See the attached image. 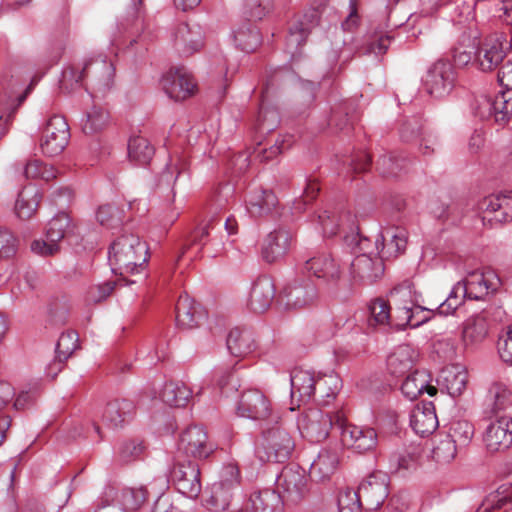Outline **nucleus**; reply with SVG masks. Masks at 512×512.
Segmentation results:
<instances>
[{"label": "nucleus", "mask_w": 512, "mask_h": 512, "mask_svg": "<svg viewBox=\"0 0 512 512\" xmlns=\"http://www.w3.org/2000/svg\"><path fill=\"white\" fill-rule=\"evenodd\" d=\"M339 455L336 449H322L310 466L309 475L316 481H325L336 472Z\"/></svg>", "instance_id": "34"}, {"label": "nucleus", "mask_w": 512, "mask_h": 512, "mask_svg": "<svg viewBox=\"0 0 512 512\" xmlns=\"http://www.w3.org/2000/svg\"><path fill=\"white\" fill-rule=\"evenodd\" d=\"M74 224L66 213H59L53 217L46 229V240H34L31 250L40 256H53L60 251L59 242L74 232Z\"/></svg>", "instance_id": "7"}, {"label": "nucleus", "mask_w": 512, "mask_h": 512, "mask_svg": "<svg viewBox=\"0 0 512 512\" xmlns=\"http://www.w3.org/2000/svg\"><path fill=\"white\" fill-rule=\"evenodd\" d=\"M147 258L146 244L133 233L122 234L110 246L109 263L112 271L122 277L119 281L125 280L127 284L134 281L126 280L125 276L138 271L146 263Z\"/></svg>", "instance_id": "1"}, {"label": "nucleus", "mask_w": 512, "mask_h": 512, "mask_svg": "<svg viewBox=\"0 0 512 512\" xmlns=\"http://www.w3.org/2000/svg\"><path fill=\"white\" fill-rule=\"evenodd\" d=\"M412 429L420 436L433 433L438 427V418L432 403L417 405L411 413Z\"/></svg>", "instance_id": "35"}, {"label": "nucleus", "mask_w": 512, "mask_h": 512, "mask_svg": "<svg viewBox=\"0 0 512 512\" xmlns=\"http://www.w3.org/2000/svg\"><path fill=\"white\" fill-rule=\"evenodd\" d=\"M384 258H381L379 241L375 240V251L364 252L351 263V275L355 281L371 284L384 272Z\"/></svg>", "instance_id": "13"}, {"label": "nucleus", "mask_w": 512, "mask_h": 512, "mask_svg": "<svg viewBox=\"0 0 512 512\" xmlns=\"http://www.w3.org/2000/svg\"><path fill=\"white\" fill-rule=\"evenodd\" d=\"M84 88L92 96H103L114 84L115 68L111 61L97 57L85 62L83 66Z\"/></svg>", "instance_id": "6"}, {"label": "nucleus", "mask_w": 512, "mask_h": 512, "mask_svg": "<svg viewBox=\"0 0 512 512\" xmlns=\"http://www.w3.org/2000/svg\"><path fill=\"white\" fill-rule=\"evenodd\" d=\"M484 441L491 452L508 449L512 445V418L502 416L491 422L486 429Z\"/></svg>", "instance_id": "27"}, {"label": "nucleus", "mask_w": 512, "mask_h": 512, "mask_svg": "<svg viewBox=\"0 0 512 512\" xmlns=\"http://www.w3.org/2000/svg\"><path fill=\"white\" fill-rule=\"evenodd\" d=\"M84 83L83 69L79 70L75 67H69L62 73L60 89L69 93L80 86L84 87Z\"/></svg>", "instance_id": "60"}, {"label": "nucleus", "mask_w": 512, "mask_h": 512, "mask_svg": "<svg viewBox=\"0 0 512 512\" xmlns=\"http://www.w3.org/2000/svg\"><path fill=\"white\" fill-rule=\"evenodd\" d=\"M24 175L28 179H41L50 181L56 178V169L49 166L39 159H32L27 162Z\"/></svg>", "instance_id": "55"}, {"label": "nucleus", "mask_w": 512, "mask_h": 512, "mask_svg": "<svg viewBox=\"0 0 512 512\" xmlns=\"http://www.w3.org/2000/svg\"><path fill=\"white\" fill-rule=\"evenodd\" d=\"M246 203L251 216L261 217L270 214L276 207L278 200L270 190L255 189L249 193Z\"/></svg>", "instance_id": "38"}, {"label": "nucleus", "mask_w": 512, "mask_h": 512, "mask_svg": "<svg viewBox=\"0 0 512 512\" xmlns=\"http://www.w3.org/2000/svg\"><path fill=\"white\" fill-rule=\"evenodd\" d=\"M292 143L291 136H284L281 140L276 139L275 144L268 149L264 148L257 151V157L261 161H268L282 153L285 149L289 148Z\"/></svg>", "instance_id": "62"}, {"label": "nucleus", "mask_w": 512, "mask_h": 512, "mask_svg": "<svg viewBox=\"0 0 512 512\" xmlns=\"http://www.w3.org/2000/svg\"><path fill=\"white\" fill-rule=\"evenodd\" d=\"M343 416L332 414L318 408H310L298 419V429L303 437L311 442H320L327 438L331 428L342 427Z\"/></svg>", "instance_id": "4"}, {"label": "nucleus", "mask_w": 512, "mask_h": 512, "mask_svg": "<svg viewBox=\"0 0 512 512\" xmlns=\"http://www.w3.org/2000/svg\"><path fill=\"white\" fill-rule=\"evenodd\" d=\"M276 487L282 503L296 504L308 493V479L303 470L285 467L277 478Z\"/></svg>", "instance_id": "9"}, {"label": "nucleus", "mask_w": 512, "mask_h": 512, "mask_svg": "<svg viewBox=\"0 0 512 512\" xmlns=\"http://www.w3.org/2000/svg\"><path fill=\"white\" fill-rule=\"evenodd\" d=\"M235 46L244 52H254L261 44L259 30L250 22L238 26L233 32Z\"/></svg>", "instance_id": "41"}, {"label": "nucleus", "mask_w": 512, "mask_h": 512, "mask_svg": "<svg viewBox=\"0 0 512 512\" xmlns=\"http://www.w3.org/2000/svg\"><path fill=\"white\" fill-rule=\"evenodd\" d=\"M165 93L175 101H184L197 91L193 76L185 67L171 68L162 78Z\"/></svg>", "instance_id": "14"}, {"label": "nucleus", "mask_w": 512, "mask_h": 512, "mask_svg": "<svg viewBox=\"0 0 512 512\" xmlns=\"http://www.w3.org/2000/svg\"><path fill=\"white\" fill-rule=\"evenodd\" d=\"M317 296L315 285L304 280L285 287L278 297V303L287 309L303 308L312 304Z\"/></svg>", "instance_id": "25"}, {"label": "nucleus", "mask_w": 512, "mask_h": 512, "mask_svg": "<svg viewBox=\"0 0 512 512\" xmlns=\"http://www.w3.org/2000/svg\"><path fill=\"white\" fill-rule=\"evenodd\" d=\"M418 352L410 345L398 346L387 358V370L396 377H402L414 368Z\"/></svg>", "instance_id": "32"}, {"label": "nucleus", "mask_w": 512, "mask_h": 512, "mask_svg": "<svg viewBox=\"0 0 512 512\" xmlns=\"http://www.w3.org/2000/svg\"><path fill=\"white\" fill-rule=\"evenodd\" d=\"M275 298V285L267 276L258 277L252 285L247 308L253 313L267 311Z\"/></svg>", "instance_id": "29"}, {"label": "nucleus", "mask_w": 512, "mask_h": 512, "mask_svg": "<svg viewBox=\"0 0 512 512\" xmlns=\"http://www.w3.org/2000/svg\"><path fill=\"white\" fill-rule=\"evenodd\" d=\"M204 44L201 27L197 24L181 23L173 33V47L180 56H191Z\"/></svg>", "instance_id": "23"}, {"label": "nucleus", "mask_w": 512, "mask_h": 512, "mask_svg": "<svg viewBox=\"0 0 512 512\" xmlns=\"http://www.w3.org/2000/svg\"><path fill=\"white\" fill-rule=\"evenodd\" d=\"M474 434L473 425L466 420L453 421L449 432L445 434L453 439L457 446L467 445Z\"/></svg>", "instance_id": "56"}, {"label": "nucleus", "mask_w": 512, "mask_h": 512, "mask_svg": "<svg viewBox=\"0 0 512 512\" xmlns=\"http://www.w3.org/2000/svg\"><path fill=\"white\" fill-rule=\"evenodd\" d=\"M279 123V116L276 110L269 109L264 102L261 103L257 116V127L261 132L273 130Z\"/></svg>", "instance_id": "61"}, {"label": "nucleus", "mask_w": 512, "mask_h": 512, "mask_svg": "<svg viewBox=\"0 0 512 512\" xmlns=\"http://www.w3.org/2000/svg\"><path fill=\"white\" fill-rule=\"evenodd\" d=\"M237 411L240 416L253 420H267L269 417L271 421L276 419L270 400L258 389H249L242 393Z\"/></svg>", "instance_id": "20"}, {"label": "nucleus", "mask_w": 512, "mask_h": 512, "mask_svg": "<svg viewBox=\"0 0 512 512\" xmlns=\"http://www.w3.org/2000/svg\"><path fill=\"white\" fill-rule=\"evenodd\" d=\"M116 283L112 281L101 285L92 286L87 292V301L89 303H99L105 300L114 290Z\"/></svg>", "instance_id": "63"}, {"label": "nucleus", "mask_w": 512, "mask_h": 512, "mask_svg": "<svg viewBox=\"0 0 512 512\" xmlns=\"http://www.w3.org/2000/svg\"><path fill=\"white\" fill-rule=\"evenodd\" d=\"M70 137L69 126L61 116L51 117L40 139V149L46 156L52 157L63 152Z\"/></svg>", "instance_id": "11"}, {"label": "nucleus", "mask_w": 512, "mask_h": 512, "mask_svg": "<svg viewBox=\"0 0 512 512\" xmlns=\"http://www.w3.org/2000/svg\"><path fill=\"white\" fill-rule=\"evenodd\" d=\"M294 447V440L287 429L276 425L263 431L262 440L256 448V456L262 462L281 463L289 459Z\"/></svg>", "instance_id": "2"}, {"label": "nucleus", "mask_w": 512, "mask_h": 512, "mask_svg": "<svg viewBox=\"0 0 512 512\" xmlns=\"http://www.w3.org/2000/svg\"><path fill=\"white\" fill-rule=\"evenodd\" d=\"M457 447L451 437L438 434L433 438L431 457L437 463L448 464L455 459Z\"/></svg>", "instance_id": "46"}, {"label": "nucleus", "mask_w": 512, "mask_h": 512, "mask_svg": "<svg viewBox=\"0 0 512 512\" xmlns=\"http://www.w3.org/2000/svg\"><path fill=\"white\" fill-rule=\"evenodd\" d=\"M176 323L183 329H190L198 324L197 310L192 298L181 294L175 306Z\"/></svg>", "instance_id": "44"}, {"label": "nucleus", "mask_w": 512, "mask_h": 512, "mask_svg": "<svg viewBox=\"0 0 512 512\" xmlns=\"http://www.w3.org/2000/svg\"><path fill=\"white\" fill-rule=\"evenodd\" d=\"M314 374L305 370H295L291 376V397L299 403H306L315 395Z\"/></svg>", "instance_id": "37"}, {"label": "nucleus", "mask_w": 512, "mask_h": 512, "mask_svg": "<svg viewBox=\"0 0 512 512\" xmlns=\"http://www.w3.org/2000/svg\"><path fill=\"white\" fill-rule=\"evenodd\" d=\"M370 318L369 325L377 326V325H390L392 320L391 307L389 302L382 299L377 298L373 300L369 306Z\"/></svg>", "instance_id": "53"}, {"label": "nucleus", "mask_w": 512, "mask_h": 512, "mask_svg": "<svg viewBox=\"0 0 512 512\" xmlns=\"http://www.w3.org/2000/svg\"><path fill=\"white\" fill-rule=\"evenodd\" d=\"M364 506L358 491L346 488L339 493V512H361Z\"/></svg>", "instance_id": "57"}, {"label": "nucleus", "mask_w": 512, "mask_h": 512, "mask_svg": "<svg viewBox=\"0 0 512 512\" xmlns=\"http://www.w3.org/2000/svg\"><path fill=\"white\" fill-rule=\"evenodd\" d=\"M487 336V323L484 317L475 316L467 319L462 330V344L469 350L478 346Z\"/></svg>", "instance_id": "39"}, {"label": "nucleus", "mask_w": 512, "mask_h": 512, "mask_svg": "<svg viewBox=\"0 0 512 512\" xmlns=\"http://www.w3.org/2000/svg\"><path fill=\"white\" fill-rule=\"evenodd\" d=\"M133 410L134 405L131 401L127 399L114 400L107 404L103 420L112 427H118L132 414Z\"/></svg>", "instance_id": "47"}, {"label": "nucleus", "mask_w": 512, "mask_h": 512, "mask_svg": "<svg viewBox=\"0 0 512 512\" xmlns=\"http://www.w3.org/2000/svg\"><path fill=\"white\" fill-rule=\"evenodd\" d=\"M315 384V394L318 395L319 401L328 404L339 392L341 379L337 374L331 373L319 376Z\"/></svg>", "instance_id": "48"}, {"label": "nucleus", "mask_w": 512, "mask_h": 512, "mask_svg": "<svg viewBox=\"0 0 512 512\" xmlns=\"http://www.w3.org/2000/svg\"><path fill=\"white\" fill-rule=\"evenodd\" d=\"M500 278L495 271L486 269L470 273L465 281L456 284V292L468 294L469 299H482L500 286Z\"/></svg>", "instance_id": "12"}, {"label": "nucleus", "mask_w": 512, "mask_h": 512, "mask_svg": "<svg viewBox=\"0 0 512 512\" xmlns=\"http://www.w3.org/2000/svg\"><path fill=\"white\" fill-rule=\"evenodd\" d=\"M281 509L280 496L269 489L253 493L247 505L249 512H280Z\"/></svg>", "instance_id": "40"}, {"label": "nucleus", "mask_w": 512, "mask_h": 512, "mask_svg": "<svg viewBox=\"0 0 512 512\" xmlns=\"http://www.w3.org/2000/svg\"><path fill=\"white\" fill-rule=\"evenodd\" d=\"M305 269L322 279L329 290H334L341 277L340 266L329 253H322L308 259Z\"/></svg>", "instance_id": "24"}, {"label": "nucleus", "mask_w": 512, "mask_h": 512, "mask_svg": "<svg viewBox=\"0 0 512 512\" xmlns=\"http://www.w3.org/2000/svg\"><path fill=\"white\" fill-rule=\"evenodd\" d=\"M489 393L495 411L503 410L512 404V389L505 382H494L489 389Z\"/></svg>", "instance_id": "54"}, {"label": "nucleus", "mask_w": 512, "mask_h": 512, "mask_svg": "<svg viewBox=\"0 0 512 512\" xmlns=\"http://www.w3.org/2000/svg\"><path fill=\"white\" fill-rule=\"evenodd\" d=\"M22 83L14 76L4 75L0 80V122L8 124L26 94L21 93Z\"/></svg>", "instance_id": "17"}, {"label": "nucleus", "mask_w": 512, "mask_h": 512, "mask_svg": "<svg viewBox=\"0 0 512 512\" xmlns=\"http://www.w3.org/2000/svg\"><path fill=\"white\" fill-rule=\"evenodd\" d=\"M41 195L35 190H24L19 193L15 204L17 216L23 220L30 219L37 211Z\"/></svg>", "instance_id": "49"}, {"label": "nucleus", "mask_w": 512, "mask_h": 512, "mask_svg": "<svg viewBox=\"0 0 512 512\" xmlns=\"http://www.w3.org/2000/svg\"><path fill=\"white\" fill-rule=\"evenodd\" d=\"M467 382V370L459 364L444 367L437 379L441 391H446L452 397L460 396L466 389Z\"/></svg>", "instance_id": "30"}, {"label": "nucleus", "mask_w": 512, "mask_h": 512, "mask_svg": "<svg viewBox=\"0 0 512 512\" xmlns=\"http://www.w3.org/2000/svg\"><path fill=\"white\" fill-rule=\"evenodd\" d=\"M227 347L233 356L245 357L255 349V341L248 330L234 328L228 335Z\"/></svg>", "instance_id": "43"}, {"label": "nucleus", "mask_w": 512, "mask_h": 512, "mask_svg": "<svg viewBox=\"0 0 512 512\" xmlns=\"http://www.w3.org/2000/svg\"><path fill=\"white\" fill-rule=\"evenodd\" d=\"M78 335L76 332L63 333L56 346V360L49 367V374L55 377L62 369L63 362L67 360L77 348Z\"/></svg>", "instance_id": "42"}, {"label": "nucleus", "mask_w": 512, "mask_h": 512, "mask_svg": "<svg viewBox=\"0 0 512 512\" xmlns=\"http://www.w3.org/2000/svg\"><path fill=\"white\" fill-rule=\"evenodd\" d=\"M213 452L206 431L201 426H190L182 434L178 443L177 457L207 458Z\"/></svg>", "instance_id": "15"}, {"label": "nucleus", "mask_w": 512, "mask_h": 512, "mask_svg": "<svg viewBox=\"0 0 512 512\" xmlns=\"http://www.w3.org/2000/svg\"><path fill=\"white\" fill-rule=\"evenodd\" d=\"M357 491L367 510L378 509L388 496L387 475L382 472L372 473L359 485Z\"/></svg>", "instance_id": "21"}, {"label": "nucleus", "mask_w": 512, "mask_h": 512, "mask_svg": "<svg viewBox=\"0 0 512 512\" xmlns=\"http://www.w3.org/2000/svg\"><path fill=\"white\" fill-rule=\"evenodd\" d=\"M455 84V70L448 61H437L428 71L425 79L427 92L435 98L447 96Z\"/></svg>", "instance_id": "18"}, {"label": "nucleus", "mask_w": 512, "mask_h": 512, "mask_svg": "<svg viewBox=\"0 0 512 512\" xmlns=\"http://www.w3.org/2000/svg\"><path fill=\"white\" fill-rule=\"evenodd\" d=\"M492 100L495 122L506 123L512 116V89L499 92Z\"/></svg>", "instance_id": "52"}, {"label": "nucleus", "mask_w": 512, "mask_h": 512, "mask_svg": "<svg viewBox=\"0 0 512 512\" xmlns=\"http://www.w3.org/2000/svg\"><path fill=\"white\" fill-rule=\"evenodd\" d=\"M108 112L101 106L94 105L85 116L82 123V130L87 135L100 132L108 124Z\"/></svg>", "instance_id": "51"}, {"label": "nucleus", "mask_w": 512, "mask_h": 512, "mask_svg": "<svg viewBox=\"0 0 512 512\" xmlns=\"http://www.w3.org/2000/svg\"><path fill=\"white\" fill-rule=\"evenodd\" d=\"M381 258L387 259L403 253L408 241V232L402 227H391L378 235Z\"/></svg>", "instance_id": "31"}, {"label": "nucleus", "mask_w": 512, "mask_h": 512, "mask_svg": "<svg viewBox=\"0 0 512 512\" xmlns=\"http://www.w3.org/2000/svg\"><path fill=\"white\" fill-rule=\"evenodd\" d=\"M477 209L483 222L505 223L512 220V195L492 194L478 202Z\"/></svg>", "instance_id": "19"}, {"label": "nucleus", "mask_w": 512, "mask_h": 512, "mask_svg": "<svg viewBox=\"0 0 512 512\" xmlns=\"http://www.w3.org/2000/svg\"><path fill=\"white\" fill-rule=\"evenodd\" d=\"M341 441L344 446L359 453L372 450L377 444V433L370 427H359L356 425H344L342 421Z\"/></svg>", "instance_id": "26"}, {"label": "nucleus", "mask_w": 512, "mask_h": 512, "mask_svg": "<svg viewBox=\"0 0 512 512\" xmlns=\"http://www.w3.org/2000/svg\"><path fill=\"white\" fill-rule=\"evenodd\" d=\"M390 297L395 305L391 326L403 329L408 325L416 327L420 324V321H414L412 291L409 286L395 287L391 291Z\"/></svg>", "instance_id": "22"}, {"label": "nucleus", "mask_w": 512, "mask_h": 512, "mask_svg": "<svg viewBox=\"0 0 512 512\" xmlns=\"http://www.w3.org/2000/svg\"><path fill=\"white\" fill-rule=\"evenodd\" d=\"M291 239V234L283 229L269 233L263 242L262 258L267 263L278 261L287 253Z\"/></svg>", "instance_id": "33"}, {"label": "nucleus", "mask_w": 512, "mask_h": 512, "mask_svg": "<svg viewBox=\"0 0 512 512\" xmlns=\"http://www.w3.org/2000/svg\"><path fill=\"white\" fill-rule=\"evenodd\" d=\"M96 217L102 226L114 228L122 223L123 211L110 204L102 205L99 207Z\"/></svg>", "instance_id": "58"}, {"label": "nucleus", "mask_w": 512, "mask_h": 512, "mask_svg": "<svg viewBox=\"0 0 512 512\" xmlns=\"http://www.w3.org/2000/svg\"><path fill=\"white\" fill-rule=\"evenodd\" d=\"M239 486V468L234 464L225 466L220 473L219 481L212 484L209 495L204 497L203 505L213 512L226 510Z\"/></svg>", "instance_id": "3"}, {"label": "nucleus", "mask_w": 512, "mask_h": 512, "mask_svg": "<svg viewBox=\"0 0 512 512\" xmlns=\"http://www.w3.org/2000/svg\"><path fill=\"white\" fill-rule=\"evenodd\" d=\"M154 155V147L142 136H135L129 140L128 156L131 161L141 165L148 164Z\"/></svg>", "instance_id": "50"}, {"label": "nucleus", "mask_w": 512, "mask_h": 512, "mask_svg": "<svg viewBox=\"0 0 512 512\" xmlns=\"http://www.w3.org/2000/svg\"><path fill=\"white\" fill-rule=\"evenodd\" d=\"M19 241L14 233L0 226V259H8L13 257L18 250Z\"/></svg>", "instance_id": "59"}, {"label": "nucleus", "mask_w": 512, "mask_h": 512, "mask_svg": "<svg viewBox=\"0 0 512 512\" xmlns=\"http://www.w3.org/2000/svg\"><path fill=\"white\" fill-rule=\"evenodd\" d=\"M510 48L507 35L503 32H494L479 43L476 62L484 72L493 71L504 61L505 53Z\"/></svg>", "instance_id": "8"}, {"label": "nucleus", "mask_w": 512, "mask_h": 512, "mask_svg": "<svg viewBox=\"0 0 512 512\" xmlns=\"http://www.w3.org/2000/svg\"><path fill=\"white\" fill-rule=\"evenodd\" d=\"M430 375L425 370H415L408 374L401 386V391L409 400H415L423 392L434 396L437 388L429 384Z\"/></svg>", "instance_id": "36"}, {"label": "nucleus", "mask_w": 512, "mask_h": 512, "mask_svg": "<svg viewBox=\"0 0 512 512\" xmlns=\"http://www.w3.org/2000/svg\"><path fill=\"white\" fill-rule=\"evenodd\" d=\"M192 391L180 382H168L164 385L160 397L161 400L171 407H183L191 398Z\"/></svg>", "instance_id": "45"}, {"label": "nucleus", "mask_w": 512, "mask_h": 512, "mask_svg": "<svg viewBox=\"0 0 512 512\" xmlns=\"http://www.w3.org/2000/svg\"><path fill=\"white\" fill-rule=\"evenodd\" d=\"M318 223L326 237L339 232L354 233L358 229L356 216L343 207L325 209L318 215Z\"/></svg>", "instance_id": "16"}, {"label": "nucleus", "mask_w": 512, "mask_h": 512, "mask_svg": "<svg viewBox=\"0 0 512 512\" xmlns=\"http://www.w3.org/2000/svg\"><path fill=\"white\" fill-rule=\"evenodd\" d=\"M172 482L177 490L191 499H196L201 490L200 469L196 462L176 457L171 471Z\"/></svg>", "instance_id": "10"}, {"label": "nucleus", "mask_w": 512, "mask_h": 512, "mask_svg": "<svg viewBox=\"0 0 512 512\" xmlns=\"http://www.w3.org/2000/svg\"><path fill=\"white\" fill-rule=\"evenodd\" d=\"M319 17L318 8H312L290 26L286 45L292 55L306 42L310 30L318 24Z\"/></svg>", "instance_id": "28"}, {"label": "nucleus", "mask_w": 512, "mask_h": 512, "mask_svg": "<svg viewBox=\"0 0 512 512\" xmlns=\"http://www.w3.org/2000/svg\"><path fill=\"white\" fill-rule=\"evenodd\" d=\"M146 488H125L107 486L95 512H130L137 510L147 499Z\"/></svg>", "instance_id": "5"}, {"label": "nucleus", "mask_w": 512, "mask_h": 512, "mask_svg": "<svg viewBox=\"0 0 512 512\" xmlns=\"http://www.w3.org/2000/svg\"><path fill=\"white\" fill-rule=\"evenodd\" d=\"M498 351L501 359L512 365V326H510L506 333L500 338Z\"/></svg>", "instance_id": "64"}]
</instances>
